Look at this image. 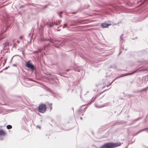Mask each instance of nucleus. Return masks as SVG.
I'll list each match as a JSON object with an SVG mask.
<instances>
[{
  "label": "nucleus",
  "instance_id": "obj_8",
  "mask_svg": "<svg viewBox=\"0 0 148 148\" xmlns=\"http://www.w3.org/2000/svg\"><path fill=\"white\" fill-rule=\"evenodd\" d=\"M61 22V21H57L56 22H54V24L56 25H59L60 24Z\"/></svg>",
  "mask_w": 148,
  "mask_h": 148
},
{
  "label": "nucleus",
  "instance_id": "obj_1",
  "mask_svg": "<svg viewBox=\"0 0 148 148\" xmlns=\"http://www.w3.org/2000/svg\"><path fill=\"white\" fill-rule=\"evenodd\" d=\"M46 109V105L44 104H42L39 106L38 110L40 112L43 113L45 111Z\"/></svg>",
  "mask_w": 148,
  "mask_h": 148
},
{
  "label": "nucleus",
  "instance_id": "obj_12",
  "mask_svg": "<svg viewBox=\"0 0 148 148\" xmlns=\"http://www.w3.org/2000/svg\"><path fill=\"white\" fill-rule=\"evenodd\" d=\"M69 27L66 24H64L62 27L63 28H64L65 27L68 28Z\"/></svg>",
  "mask_w": 148,
  "mask_h": 148
},
{
  "label": "nucleus",
  "instance_id": "obj_13",
  "mask_svg": "<svg viewBox=\"0 0 148 148\" xmlns=\"http://www.w3.org/2000/svg\"><path fill=\"white\" fill-rule=\"evenodd\" d=\"M49 40V39H40V41H48V40Z\"/></svg>",
  "mask_w": 148,
  "mask_h": 148
},
{
  "label": "nucleus",
  "instance_id": "obj_11",
  "mask_svg": "<svg viewBox=\"0 0 148 148\" xmlns=\"http://www.w3.org/2000/svg\"><path fill=\"white\" fill-rule=\"evenodd\" d=\"M7 128L8 129H11V128H12V126L11 125H8L7 126Z\"/></svg>",
  "mask_w": 148,
  "mask_h": 148
},
{
  "label": "nucleus",
  "instance_id": "obj_36",
  "mask_svg": "<svg viewBox=\"0 0 148 148\" xmlns=\"http://www.w3.org/2000/svg\"><path fill=\"white\" fill-rule=\"evenodd\" d=\"M62 25L60 26V27H62Z\"/></svg>",
  "mask_w": 148,
  "mask_h": 148
},
{
  "label": "nucleus",
  "instance_id": "obj_9",
  "mask_svg": "<svg viewBox=\"0 0 148 148\" xmlns=\"http://www.w3.org/2000/svg\"><path fill=\"white\" fill-rule=\"evenodd\" d=\"M147 128H144L141 130H139L137 134H138L139 133H140L141 132H142L143 131H145L146 130H147Z\"/></svg>",
  "mask_w": 148,
  "mask_h": 148
},
{
  "label": "nucleus",
  "instance_id": "obj_10",
  "mask_svg": "<svg viewBox=\"0 0 148 148\" xmlns=\"http://www.w3.org/2000/svg\"><path fill=\"white\" fill-rule=\"evenodd\" d=\"M107 144L106 143L103 145H102L100 148H107Z\"/></svg>",
  "mask_w": 148,
  "mask_h": 148
},
{
  "label": "nucleus",
  "instance_id": "obj_29",
  "mask_svg": "<svg viewBox=\"0 0 148 148\" xmlns=\"http://www.w3.org/2000/svg\"><path fill=\"white\" fill-rule=\"evenodd\" d=\"M80 119H81V120L82 119V117H80Z\"/></svg>",
  "mask_w": 148,
  "mask_h": 148
},
{
  "label": "nucleus",
  "instance_id": "obj_6",
  "mask_svg": "<svg viewBox=\"0 0 148 148\" xmlns=\"http://www.w3.org/2000/svg\"><path fill=\"white\" fill-rule=\"evenodd\" d=\"M6 134V133L2 130H0V136H4Z\"/></svg>",
  "mask_w": 148,
  "mask_h": 148
},
{
  "label": "nucleus",
  "instance_id": "obj_34",
  "mask_svg": "<svg viewBox=\"0 0 148 148\" xmlns=\"http://www.w3.org/2000/svg\"><path fill=\"white\" fill-rule=\"evenodd\" d=\"M109 85H107V87H108V86H109Z\"/></svg>",
  "mask_w": 148,
  "mask_h": 148
},
{
  "label": "nucleus",
  "instance_id": "obj_17",
  "mask_svg": "<svg viewBox=\"0 0 148 148\" xmlns=\"http://www.w3.org/2000/svg\"><path fill=\"white\" fill-rule=\"evenodd\" d=\"M54 24V23H51L49 24V26L50 27H52L53 25V24Z\"/></svg>",
  "mask_w": 148,
  "mask_h": 148
},
{
  "label": "nucleus",
  "instance_id": "obj_19",
  "mask_svg": "<svg viewBox=\"0 0 148 148\" xmlns=\"http://www.w3.org/2000/svg\"><path fill=\"white\" fill-rule=\"evenodd\" d=\"M52 104L51 103L49 104V107L50 108V110H51L52 109Z\"/></svg>",
  "mask_w": 148,
  "mask_h": 148
},
{
  "label": "nucleus",
  "instance_id": "obj_30",
  "mask_svg": "<svg viewBox=\"0 0 148 148\" xmlns=\"http://www.w3.org/2000/svg\"><path fill=\"white\" fill-rule=\"evenodd\" d=\"M69 70H66V71H69Z\"/></svg>",
  "mask_w": 148,
  "mask_h": 148
},
{
  "label": "nucleus",
  "instance_id": "obj_32",
  "mask_svg": "<svg viewBox=\"0 0 148 148\" xmlns=\"http://www.w3.org/2000/svg\"><path fill=\"white\" fill-rule=\"evenodd\" d=\"M138 119H136L135 120H136V121H137V120Z\"/></svg>",
  "mask_w": 148,
  "mask_h": 148
},
{
  "label": "nucleus",
  "instance_id": "obj_40",
  "mask_svg": "<svg viewBox=\"0 0 148 148\" xmlns=\"http://www.w3.org/2000/svg\"><path fill=\"white\" fill-rule=\"evenodd\" d=\"M147 132H148V131H147Z\"/></svg>",
  "mask_w": 148,
  "mask_h": 148
},
{
  "label": "nucleus",
  "instance_id": "obj_15",
  "mask_svg": "<svg viewBox=\"0 0 148 148\" xmlns=\"http://www.w3.org/2000/svg\"><path fill=\"white\" fill-rule=\"evenodd\" d=\"M62 12H61L60 13H59L58 14V15L60 16V18H62V16L61 15V14H62Z\"/></svg>",
  "mask_w": 148,
  "mask_h": 148
},
{
  "label": "nucleus",
  "instance_id": "obj_23",
  "mask_svg": "<svg viewBox=\"0 0 148 148\" xmlns=\"http://www.w3.org/2000/svg\"><path fill=\"white\" fill-rule=\"evenodd\" d=\"M77 12H73L72 13V14H76V13Z\"/></svg>",
  "mask_w": 148,
  "mask_h": 148
},
{
  "label": "nucleus",
  "instance_id": "obj_28",
  "mask_svg": "<svg viewBox=\"0 0 148 148\" xmlns=\"http://www.w3.org/2000/svg\"><path fill=\"white\" fill-rule=\"evenodd\" d=\"M112 82L110 83V84L109 85H110L112 83Z\"/></svg>",
  "mask_w": 148,
  "mask_h": 148
},
{
  "label": "nucleus",
  "instance_id": "obj_16",
  "mask_svg": "<svg viewBox=\"0 0 148 148\" xmlns=\"http://www.w3.org/2000/svg\"><path fill=\"white\" fill-rule=\"evenodd\" d=\"M123 35L122 34V35L120 36V38L121 40H122L123 42L124 41V40L122 38V37L123 36Z\"/></svg>",
  "mask_w": 148,
  "mask_h": 148
},
{
  "label": "nucleus",
  "instance_id": "obj_20",
  "mask_svg": "<svg viewBox=\"0 0 148 148\" xmlns=\"http://www.w3.org/2000/svg\"><path fill=\"white\" fill-rule=\"evenodd\" d=\"M148 88V86H147V87H146V88H145V89H143L142 90V91H143V90H145V91H146V89Z\"/></svg>",
  "mask_w": 148,
  "mask_h": 148
},
{
  "label": "nucleus",
  "instance_id": "obj_25",
  "mask_svg": "<svg viewBox=\"0 0 148 148\" xmlns=\"http://www.w3.org/2000/svg\"><path fill=\"white\" fill-rule=\"evenodd\" d=\"M37 127H38L40 129V127L39 126H37Z\"/></svg>",
  "mask_w": 148,
  "mask_h": 148
},
{
  "label": "nucleus",
  "instance_id": "obj_37",
  "mask_svg": "<svg viewBox=\"0 0 148 148\" xmlns=\"http://www.w3.org/2000/svg\"><path fill=\"white\" fill-rule=\"evenodd\" d=\"M95 99V98L94 99Z\"/></svg>",
  "mask_w": 148,
  "mask_h": 148
},
{
  "label": "nucleus",
  "instance_id": "obj_3",
  "mask_svg": "<svg viewBox=\"0 0 148 148\" xmlns=\"http://www.w3.org/2000/svg\"><path fill=\"white\" fill-rule=\"evenodd\" d=\"M122 143H121L120 142L117 143H113V148L116 147H117L121 145Z\"/></svg>",
  "mask_w": 148,
  "mask_h": 148
},
{
  "label": "nucleus",
  "instance_id": "obj_14",
  "mask_svg": "<svg viewBox=\"0 0 148 148\" xmlns=\"http://www.w3.org/2000/svg\"><path fill=\"white\" fill-rule=\"evenodd\" d=\"M6 43H4L3 44V47L4 49H6L7 48H5V47H6Z\"/></svg>",
  "mask_w": 148,
  "mask_h": 148
},
{
  "label": "nucleus",
  "instance_id": "obj_24",
  "mask_svg": "<svg viewBox=\"0 0 148 148\" xmlns=\"http://www.w3.org/2000/svg\"><path fill=\"white\" fill-rule=\"evenodd\" d=\"M13 66H16V64H13Z\"/></svg>",
  "mask_w": 148,
  "mask_h": 148
},
{
  "label": "nucleus",
  "instance_id": "obj_2",
  "mask_svg": "<svg viewBox=\"0 0 148 148\" xmlns=\"http://www.w3.org/2000/svg\"><path fill=\"white\" fill-rule=\"evenodd\" d=\"M26 66L27 67L30 68L32 71L34 70V65L30 63L27 62L26 64Z\"/></svg>",
  "mask_w": 148,
  "mask_h": 148
},
{
  "label": "nucleus",
  "instance_id": "obj_7",
  "mask_svg": "<svg viewBox=\"0 0 148 148\" xmlns=\"http://www.w3.org/2000/svg\"><path fill=\"white\" fill-rule=\"evenodd\" d=\"M136 71V70H135V71H133L131 73H127L126 74H124L123 75V76H125L131 75H132V74H134Z\"/></svg>",
  "mask_w": 148,
  "mask_h": 148
},
{
  "label": "nucleus",
  "instance_id": "obj_38",
  "mask_svg": "<svg viewBox=\"0 0 148 148\" xmlns=\"http://www.w3.org/2000/svg\"><path fill=\"white\" fill-rule=\"evenodd\" d=\"M95 99V98L94 99Z\"/></svg>",
  "mask_w": 148,
  "mask_h": 148
},
{
  "label": "nucleus",
  "instance_id": "obj_33",
  "mask_svg": "<svg viewBox=\"0 0 148 148\" xmlns=\"http://www.w3.org/2000/svg\"><path fill=\"white\" fill-rule=\"evenodd\" d=\"M17 42H18V43H19V42H18V40L17 41Z\"/></svg>",
  "mask_w": 148,
  "mask_h": 148
},
{
  "label": "nucleus",
  "instance_id": "obj_35",
  "mask_svg": "<svg viewBox=\"0 0 148 148\" xmlns=\"http://www.w3.org/2000/svg\"><path fill=\"white\" fill-rule=\"evenodd\" d=\"M104 87H105V86H103V88Z\"/></svg>",
  "mask_w": 148,
  "mask_h": 148
},
{
  "label": "nucleus",
  "instance_id": "obj_22",
  "mask_svg": "<svg viewBox=\"0 0 148 148\" xmlns=\"http://www.w3.org/2000/svg\"><path fill=\"white\" fill-rule=\"evenodd\" d=\"M23 38V37H22V36H21L19 38L21 39H22V38Z\"/></svg>",
  "mask_w": 148,
  "mask_h": 148
},
{
  "label": "nucleus",
  "instance_id": "obj_5",
  "mask_svg": "<svg viewBox=\"0 0 148 148\" xmlns=\"http://www.w3.org/2000/svg\"><path fill=\"white\" fill-rule=\"evenodd\" d=\"M110 25V24L106 23H103L101 24V26L103 28H106Z\"/></svg>",
  "mask_w": 148,
  "mask_h": 148
},
{
  "label": "nucleus",
  "instance_id": "obj_31",
  "mask_svg": "<svg viewBox=\"0 0 148 148\" xmlns=\"http://www.w3.org/2000/svg\"><path fill=\"white\" fill-rule=\"evenodd\" d=\"M58 31H60V29H58L57 30Z\"/></svg>",
  "mask_w": 148,
  "mask_h": 148
},
{
  "label": "nucleus",
  "instance_id": "obj_27",
  "mask_svg": "<svg viewBox=\"0 0 148 148\" xmlns=\"http://www.w3.org/2000/svg\"><path fill=\"white\" fill-rule=\"evenodd\" d=\"M80 111H81V110H78V112H80Z\"/></svg>",
  "mask_w": 148,
  "mask_h": 148
},
{
  "label": "nucleus",
  "instance_id": "obj_18",
  "mask_svg": "<svg viewBox=\"0 0 148 148\" xmlns=\"http://www.w3.org/2000/svg\"><path fill=\"white\" fill-rule=\"evenodd\" d=\"M95 106L97 108H100L102 107H103L102 106H98L96 104L95 105Z\"/></svg>",
  "mask_w": 148,
  "mask_h": 148
},
{
  "label": "nucleus",
  "instance_id": "obj_26",
  "mask_svg": "<svg viewBox=\"0 0 148 148\" xmlns=\"http://www.w3.org/2000/svg\"><path fill=\"white\" fill-rule=\"evenodd\" d=\"M3 138H0V140H3Z\"/></svg>",
  "mask_w": 148,
  "mask_h": 148
},
{
  "label": "nucleus",
  "instance_id": "obj_4",
  "mask_svg": "<svg viewBox=\"0 0 148 148\" xmlns=\"http://www.w3.org/2000/svg\"><path fill=\"white\" fill-rule=\"evenodd\" d=\"M107 148H113V143H106Z\"/></svg>",
  "mask_w": 148,
  "mask_h": 148
},
{
  "label": "nucleus",
  "instance_id": "obj_21",
  "mask_svg": "<svg viewBox=\"0 0 148 148\" xmlns=\"http://www.w3.org/2000/svg\"><path fill=\"white\" fill-rule=\"evenodd\" d=\"M3 38L1 37V35H0V40L2 39Z\"/></svg>",
  "mask_w": 148,
  "mask_h": 148
},
{
  "label": "nucleus",
  "instance_id": "obj_39",
  "mask_svg": "<svg viewBox=\"0 0 148 148\" xmlns=\"http://www.w3.org/2000/svg\"><path fill=\"white\" fill-rule=\"evenodd\" d=\"M95 99V98L94 99Z\"/></svg>",
  "mask_w": 148,
  "mask_h": 148
}]
</instances>
